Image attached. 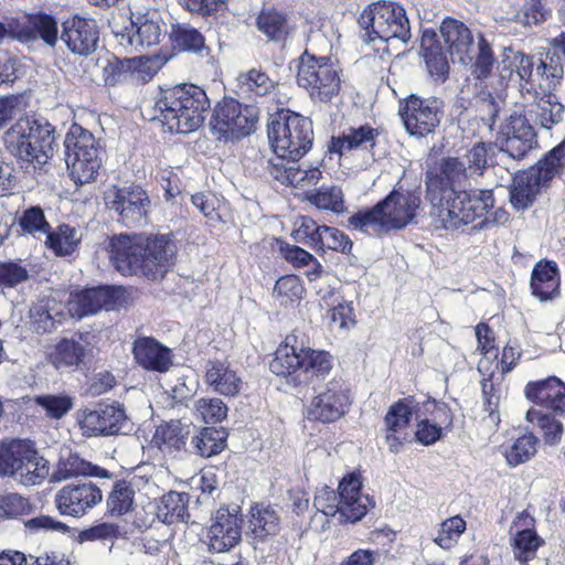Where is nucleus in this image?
Segmentation results:
<instances>
[{
    "instance_id": "obj_1",
    "label": "nucleus",
    "mask_w": 565,
    "mask_h": 565,
    "mask_svg": "<svg viewBox=\"0 0 565 565\" xmlns=\"http://www.w3.org/2000/svg\"><path fill=\"white\" fill-rule=\"evenodd\" d=\"M470 174L466 161L448 157L441 160L439 173L427 175V199L430 215L446 230H455L482 217L493 207L491 190L457 191L466 184Z\"/></svg>"
},
{
    "instance_id": "obj_2",
    "label": "nucleus",
    "mask_w": 565,
    "mask_h": 565,
    "mask_svg": "<svg viewBox=\"0 0 565 565\" xmlns=\"http://www.w3.org/2000/svg\"><path fill=\"white\" fill-rule=\"evenodd\" d=\"M110 260L124 276L162 277L172 265L175 248L166 235H118L109 242Z\"/></svg>"
},
{
    "instance_id": "obj_3",
    "label": "nucleus",
    "mask_w": 565,
    "mask_h": 565,
    "mask_svg": "<svg viewBox=\"0 0 565 565\" xmlns=\"http://www.w3.org/2000/svg\"><path fill=\"white\" fill-rule=\"evenodd\" d=\"M420 210V193L397 186L373 207L352 214L348 223L355 231L380 237L415 222Z\"/></svg>"
},
{
    "instance_id": "obj_4",
    "label": "nucleus",
    "mask_w": 565,
    "mask_h": 565,
    "mask_svg": "<svg viewBox=\"0 0 565 565\" xmlns=\"http://www.w3.org/2000/svg\"><path fill=\"white\" fill-rule=\"evenodd\" d=\"M210 109V99L204 89L193 84H182L161 89L153 110L171 132L189 134L196 130L204 121Z\"/></svg>"
},
{
    "instance_id": "obj_5",
    "label": "nucleus",
    "mask_w": 565,
    "mask_h": 565,
    "mask_svg": "<svg viewBox=\"0 0 565 565\" xmlns=\"http://www.w3.org/2000/svg\"><path fill=\"white\" fill-rule=\"evenodd\" d=\"M7 149L22 161L43 166L57 146L54 127L44 118L18 120L4 135Z\"/></svg>"
},
{
    "instance_id": "obj_6",
    "label": "nucleus",
    "mask_w": 565,
    "mask_h": 565,
    "mask_svg": "<svg viewBox=\"0 0 565 565\" xmlns=\"http://www.w3.org/2000/svg\"><path fill=\"white\" fill-rule=\"evenodd\" d=\"M50 475L49 461L29 439L0 441V477L31 487L41 484Z\"/></svg>"
},
{
    "instance_id": "obj_7",
    "label": "nucleus",
    "mask_w": 565,
    "mask_h": 565,
    "mask_svg": "<svg viewBox=\"0 0 565 565\" xmlns=\"http://www.w3.org/2000/svg\"><path fill=\"white\" fill-rule=\"evenodd\" d=\"M361 38L370 43L375 40H396L407 43L411 39L409 21L405 9L391 1H376L369 4L358 20Z\"/></svg>"
},
{
    "instance_id": "obj_8",
    "label": "nucleus",
    "mask_w": 565,
    "mask_h": 565,
    "mask_svg": "<svg viewBox=\"0 0 565 565\" xmlns=\"http://www.w3.org/2000/svg\"><path fill=\"white\" fill-rule=\"evenodd\" d=\"M268 139L275 159L299 160L311 148L312 124L299 114L281 111L268 125Z\"/></svg>"
},
{
    "instance_id": "obj_9",
    "label": "nucleus",
    "mask_w": 565,
    "mask_h": 565,
    "mask_svg": "<svg viewBox=\"0 0 565 565\" xmlns=\"http://www.w3.org/2000/svg\"><path fill=\"white\" fill-rule=\"evenodd\" d=\"M565 159V140L554 147L535 166L520 172L512 178L514 171L510 169L508 180L512 179L510 188V202L518 211L530 207L542 189L547 188L556 175L559 166Z\"/></svg>"
},
{
    "instance_id": "obj_10",
    "label": "nucleus",
    "mask_w": 565,
    "mask_h": 565,
    "mask_svg": "<svg viewBox=\"0 0 565 565\" xmlns=\"http://www.w3.org/2000/svg\"><path fill=\"white\" fill-rule=\"evenodd\" d=\"M65 161L70 175L76 184L96 180L103 166L105 150L94 135L78 125H73L65 140Z\"/></svg>"
},
{
    "instance_id": "obj_11",
    "label": "nucleus",
    "mask_w": 565,
    "mask_h": 565,
    "mask_svg": "<svg viewBox=\"0 0 565 565\" xmlns=\"http://www.w3.org/2000/svg\"><path fill=\"white\" fill-rule=\"evenodd\" d=\"M297 82L313 100L322 103L331 102L341 89L337 64L328 56H315L308 51L299 58Z\"/></svg>"
},
{
    "instance_id": "obj_12",
    "label": "nucleus",
    "mask_w": 565,
    "mask_h": 565,
    "mask_svg": "<svg viewBox=\"0 0 565 565\" xmlns=\"http://www.w3.org/2000/svg\"><path fill=\"white\" fill-rule=\"evenodd\" d=\"M258 118L256 106L224 97L214 108L211 127L218 139H239L255 131Z\"/></svg>"
},
{
    "instance_id": "obj_13",
    "label": "nucleus",
    "mask_w": 565,
    "mask_h": 565,
    "mask_svg": "<svg viewBox=\"0 0 565 565\" xmlns=\"http://www.w3.org/2000/svg\"><path fill=\"white\" fill-rule=\"evenodd\" d=\"M75 419L84 437L114 436L131 429L126 411L118 403H99L93 407L79 408Z\"/></svg>"
},
{
    "instance_id": "obj_14",
    "label": "nucleus",
    "mask_w": 565,
    "mask_h": 565,
    "mask_svg": "<svg viewBox=\"0 0 565 565\" xmlns=\"http://www.w3.org/2000/svg\"><path fill=\"white\" fill-rule=\"evenodd\" d=\"M504 145L498 150L499 169L516 170L515 162L521 160L536 143L535 132L525 116L513 113L502 128Z\"/></svg>"
},
{
    "instance_id": "obj_15",
    "label": "nucleus",
    "mask_w": 565,
    "mask_h": 565,
    "mask_svg": "<svg viewBox=\"0 0 565 565\" xmlns=\"http://www.w3.org/2000/svg\"><path fill=\"white\" fill-rule=\"evenodd\" d=\"M105 203L126 227L142 226L149 222L151 202L141 186L115 188L106 193Z\"/></svg>"
},
{
    "instance_id": "obj_16",
    "label": "nucleus",
    "mask_w": 565,
    "mask_h": 565,
    "mask_svg": "<svg viewBox=\"0 0 565 565\" xmlns=\"http://www.w3.org/2000/svg\"><path fill=\"white\" fill-rule=\"evenodd\" d=\"M127 302L125 288L120 286H105L72 292L66 302L67 313L72 318L81 319L94 315L102 309L115 310Z\"/></svg>"
},
{
    "instance_id": "obj_17",
    "label": "nucleus",
    "mask_w": 565,
    "mask_h": 565,
    "mask_svg": "<svg viewBox=\"0 0 565 565\" xmlns=\"http://www.w3.org/2000/svg\"><path fill=\"white\" fill-rule=\"evenodd\" d=\"M351 398L349 391L340 380H333L321 387L307 407L310 420L333 423L349 409Z\"/></svg>"
},
{
    "instance_id": "obj_18",
    "label": "nucleus",
    "mask_w": 565,
    "mask_h": 565,
    "mask_svg": "<svg viewBox=\"0 0 565 565\" xmlns=\"http://www.w3.org/2000/svg\"><path fill=\"white\" fill-rule=\"evenodd\" d=\"M399 114L409 135L424 137L439 125L443 115L441 102L411 95L405 99Z\"/></svg>"
},
{
    "instance_id": "obj_19",
    "label": "nucleus",
    "mask_w": 565,
    "mask_h": 565,
    "mask_svg": "<svg viewBox=\"0 0 565 565\" xmlns=\"http://www.w3.org/2000/svg\"><path fill=\"white\" fill-rule=\"evenodd\" d=\"M242 537V520L227 509H218L211 519L204 542L210 552L226 553L234 548Z\"/></svg>"
},
{
    "instance_id": "obj_20",
    "label": "nucleus",
    "mask_w": 565,
    "mask_h": 565,
    "mask_svg": "<svg viewBox=\"0 0 565 565\" xmlns=\"http://www.w3.org/2000/svg\"><path fill=\"white\" fill-rule=\"evenodd\" d=\"M361 490L362 479L358 472L353 471L345 475L339 482L340 522L355 523L374 507L372 498Z\"/></svg>"
},
{
    "instance_id": "obj_21",
    "label": "nucleus",
    "mask_w": 565,
    "mask_h": 565,
    "mask_svg": "<svg viewBox=\"0 0 565 565\" xmlns=\"http://www.w3.org/2000/svg\"><path fill=\"white\" fill-rule=\"evenodd\" d=\"M61 40L77 55L87 56L96 50L98 31L96 21L75 14L62 23Z\"/></svg>"
},
{
    "instance_id": "obj_22",
    "label": "nucleus",
    "mask_w": 565,
    "mask_h": 565,
    "mask_svg": "<svg viewBox=\"0 0 565 565\" xmlns=\"http://www.w3.org/2000/svg\"><path fill=\"white\" fill-rule=\"evenodd\" d=\"M103 499L100 489L93 482L67 484L55 497L58 511L64 515L82 516Z\"/></svg>"
},
{
    "instance_id": "obj_23",
    "label": "nucleus",
    "mask_w": 565,
    "mask_h": 565,
    "mask_svg": "<svg viewBox=\"0 0 565 565\" xmlns=\"http://www.w3.org/2000/svg\"><path fill=\"white\" fill-rule=\"evenodd\" d=\"M524 396L540 409L554 415L565 414V383L556 377L530 381L524 386Z\"/></svg>"
},
{
    "instance_id": "obj_24",
    "label": "nucleus",
    "mask_w": 565,
    "mask_h": 565,
    "mask_svg": "<svg viewBox=\"0 0 565 565\" xmlns=\"http://www.w3.org/2000/svg\"><path fill=\"white\" fill-rule=\"evenodd\" d=\"M120 36V45L132 49L152 46L160 42L162 35V23L158 11L147 10L146 13H138L131 20L129 29L116 32Z\"/></svg>"
},
{
    "instance_id": "obj_25",
    "label": "nucleus",
    "mask_w": 565,
    "mask_h": 565,
    "mask_svg": "<svg viewBox=\"0 0 565 565\" xmlns=\"http://www.w3.org/2000/svg\"><path fill=\"white\" fill-rule=\"evenodd\" d=\"M510 533L515 559L522 563L533 559L543 544L535 530V519L527 511H522L513 520Z\"/></svg>"
},
{
    "instance_id": "obj_26",
    "label": "nucleus",
    "mask_w": 565,
    "mask_h": 565,
    "mask_svg": "<svg viewBox=\"0 0 565 565\" xmlns=\"http://www.w3.org/2000/svg\"><path fill=\"white\" fill-rule=\"evenodd\" d=\"M523 99L526 102L529 115L541 127L551 129L563 120L565 106L558 102L551 90H531V88H526V93H523Z\"/></svg>"
},
{
    "instance_id": "obj_27",
    "label": "nucleus",
    "mask_w": 565,
    "mask_h": 565,
    "mask_svg": "<svg viewBox=\"0 0 565 565\" xmlns=\"http://www.w3.org/2000/svg\"><path fill=\"white\" fill-rule=\"evenodd\" d=\"M303 344L298 343L296 334H288L277 348L269 364L270 371L277 376L285 377L287 383L301 386L300 369L302 363Z\"/></svg>"
},
{
    "instance_id": "obj_28",
    "label": "nucleus",
    "mask_w": 565,
    "mask_h": 565,
    "mask_svg": "<svg viewBox=\"0 0 565 565\" xmlns=\"http://www.w3.org/2000/svg\"><path fill=\"white\" fill-rule=\"evenodd\" d=\"M89 333H81L77 338L62 339L50 353V361L57 370L76 369L92 353L93 345Z\"/></svg>"
},
{
    "instance_id": "obj_29",
    "label": "nucleus",
    "mask_w": 565,
    "mask_h": 565,
    "mask_svg": "<svg viewBox=\"0 0 565 565\" xmlns=\"http://www.w3.org/2000/svg\"><path fill=\"white\" fill-rule=\"evenodd\" d=\"M267 169L281 184L299 189L316 185L321 179V171L318 168L301 167L298 160L271 159Z\"/></svg>"
},
{
    "instance_id": "obj_30",
    "label": "nucleus",
    "mask_w": 565,
    "mask_h": 565,
    "mask_svg": "<svg viewBox=\"0 0 565 565\" xmlns=\"http://www.w3.org/2000/svg\"><path fill=\"white\" fill-rule=\"evenodd\" d=\"M440 34L454 60L460 64L471 62L469 54L476 44L467 25L455 19H446L440 25Z\"/></svg>"
},
{
    "instance_id": "obj_31",
    "label": "nucleus",
    "mask_w": 565,
    "mask_h": 565,
    "mask_svg": "<svg viewBox=\"0 0 565 565\" xmlns=\"http://www.w3.org/2000/svg\"><path fill=\"white\" fill-rule=\"evenodd\" d=\"M413 402L411 399H399L390 406L385 418L386 444L392 452H397L406 439L405 429L408 427L413 415Z\"/></svg>"
},
{
    "instance_id": "obj_32",
    "label": "nucleus",
    "mask_w": 565,
    "mask_h": 565,
    "mask_svg": "<svg viewBox=\"0 0 565 565\" xmlns=\"http://www.w3.org/2000/svg\"><path fill=\"white\" fill-rule=\"evenodd\" d=\"M379 131L369 126L350 127L338 137H332L329 149L331 153L344 156L353 151L370 152L375 146Z\"/></svg>"
},
{
    "instance_id": "obj_33",
    "label": "nucleus",
    "mask_w": 565,
    "mask_h": 565,
    "mask_svg": "<svg viewBox=\"0 0 565 565\" xmlns=\"http://www.w3.org/2000/svg\"><path fill=\"white\" fill-rule=\"evenodd\" d=\"M136 362L146 370L166 372L172 363L171 352L152 338H139L132 349Z\"/></svg>"
},
{
    "instance_id": "obj_34",
    "label": "nucleus",
    "mask_w": 565,
    "mask_h": 565,
    "mask_svg": "<svg viewBox=\"0 0 565 565\" xmlns=\"http://www.w3.org/2000/svg\"><path fill=\"white\" fill-rule=\"evenodd\" d=\"M559 273L554 262H539L531 274L530 287L532 295L540 301H547L559 295Z\"/></svg>"
},
{
    "instance_id": "obj_35",
    "label": "nucleus",
    "mask_w": 565,
    "mask_h": 565,
    "mask_svg": "<svg viewBox=\"0 0 565 565\" xmlns=\"http://www.w3.org/2000/svg\"><path fill=\"white\" fill-rule=\"evenodd\" d=\"M205 382L213 392L235 396L242 387V379L226 361H210L206 364Z\"/></svg>"
},
{
    "instance_id": "obj_36",
    "label": "nucleus",
    "mask_w": 565,
    "mask_h": 565,
    "mask_svg": "<svg viewBox=\"0 0 565 565\" xmlns=\"http://www.w3.org/2000/svg\"><path fill=\"white\" fill-rule=\"evenodd\" d=\"M190 434L188 424L181 420H170L157 426L151 443L164 455L175 456L185 447Z\"/></svg>"
},
{
    "instance_id": "obj_37",
    "label": "nucleus",
    "mask_w": 565,
    "mask_h": 565,
    "mask_svg": "<svg viewBox=\"0 0 565 565\" xmlns=\"http://www.w3.org/2000/svg\"><path fill=\"white\" fill-rule=\"evenodd\" d=\"M142 478L135 475L129 481H118L114 484L108 498L107 508L111 515H124L130 512L135 505L136 489L139 488Z\"/></svg>"
},
{
    "instance_id": "obj_38",
    "label": "nucleus",
    "mask_w": 565,
    "mask_h": 565,
    "mask_svg": "<svg viewBox=\"0 0 565 565\" xmlns=\"http://www.w3.org/2000/svg\"><path fill=\"white\" fill-rule=\"evenodd\" d=\"M280 254L284 259L296 269H306L305 275L310 281L317 280L323 273L321 263L308 250L298 245L280 244Z\"/></svg>"
},
{
    "instance_id": "obj_39",
    "label": "nucleus",
    "mask_w": 565,
    "mask_h": 565,
    "mask_svg": "<svg viewBox=\"0 0 565 565\" xmlns=\"http://www.w3.org/2000/svg\"><path fill=\"white\" fill-rule=\"evenodd\" d=\"M82 237L79 228L61 224L49 232L45 244L56 256H70L77 250Z\"/></svg>"
},
{
    "instance_id": "obj_40",
    "label": "nucleus",
    "mask_w": 565,
    "mask_h": 565,
    "mask_svg": "<svg viewBox=\"0 0 565 565\" xmlns=\"http://www.w3.org/2000/svg\"><path fill=\"white\" fill-rule=\"evenodd\" d=\"M300 369L301 385H307L312 379H323L332 369V358L328 352L303 347Z\"/></svg>"
},
{
    "instance_id": "obj_41",
    "label": "nucleus",
    "mask_w": 565,
    "mask_h": 565,
    "mask_svg": "<svg viewBox=\"0 0 565 565\" xmlns=\"http://www.w3.org/2000/svg\"><path fill=\"white\" fill-rule=\"evenodd\" d=\"M226 434L222 429L205 427L192 437L189 451L201 457H212L225 447Z\"/></svg>"
},
{
    "instance_id": "obj_42",
    "label": "nucleus",
    "mask_w": 565,
    "mask_h": 565,
    "mask_svg": "<svg viewBox=\"0 0 565 565\" xmlns=\"http://www.w3.org/2000/svg\"><path fill=\"white\" fill-rule=\"evenodd\" d=\"M469 56L471 57V62L461 64L470 66V73L475 78L480 81L488 78L492 73L495 58L491 44L482 34L477 36L476 46L472 49V52H470Z\"/></svg>"
},
{
    "instance_id": "obj_43",
    "label": "nucleus",
    "mask_w": 565,
    "mask_h": 565,
    "mask_svg": "<svg viewBox=\"0 0 565 565\" xmlns=\"http://www.w3.org/2000/svg\"><path fill=\"white\" fill-rule=\"evenodd\" d=\"M556 416L553 413H545L543 409L532 407L526 412L525 419L542 431L546 444L556 445L563 435V424Z\"/></svg>"
},
{
    "instance_id": "obj_44",
    "label": "nucleus",
    "mask_w": 565,
    "mask_h": 565,
    "mask_svg": "<svg viewBox=\"0 0 565 565\" xmlns=\"http://www.w3.org/2000/svg\"><path fill=\"white\" fill-rule=\"evenodd\" d=\"M498 150L492 143L479 142L475 145L461 159L466 161V167L470 174L481 175L488 168L489 162H492V158L495 157V163L500 162ZM494 173L498 174L504 169H499L497 164L493 166Z\"/></svg>"
},
{
    "instance_id": "obj_45",
    "label": "nucleus",
    "mask_w": 565,
    "mask_h": 565,
    "mask_svg": "<svg viewBox=\"0 0 565 565\" xmlns=\"http://www.w3.org/2000/svg\"><path fill=\"white\" fill-rule=\"evenodd\" d=\"M164 60L159 55L136 56L124 58L119 67L130 71V79L137 83H148L163 66Z\"/></svg>"
},
{
    "instance_id": "obj_46",
    "label": "nucleus",
    "mask_w": 565,
    "mask_h": 565,
    "mask_svg": "<svg viewBox=\"0 0 565 565\" xmlns=\"http://www.w3.org/2000/svg\"><path fill=\"white\" fill-rule=\"evenodd\" d=\"M54 476L56 480L61 481L78 476L105 477L107 471L84 460L78 455L71 454L60 460Z\"/></svg>"
},
{
    "instance_id": "obj_47",
    "label": "nucleus",
    "mask_w": 565,
    "mask_h": 565,
    "mask_svg": "<svg viewBox=\"0 0 565 565\" xmlns=\"http://www.w3.org/2000/svg\"><path fill=\"white\" fill-rule=\"evenodd\" d=\"M275 88V83L267 74L250 70L239 74L237 77L238 94L248 98L254 96H265Z\"/></svg>"
},
{
    "instance_id": "obj_48",
    "label": "nucleus",
    "mask_w": 565,
    "mask_h": 565,
    "mask_svg": "<svg viewBox=\"0 0 565 565\" xmlns=\"http://www.w3.org/2000/svg\"><path fill=\"white\" fill-rule=\"evenodd\" d=\"M420 47L430 75L444 79L448 73L449 65L440 45L435 42L434 34L428 35L424 33Z\"/></svg>"
},
{
    "instance_id": "obj_49",
    "label": "nucleus",
    "mask_w": 565,
    "mask_h": 565,
    "mask_svg": "<svg viewBox=\"0 0 565 565\" xmlns=\"http://www.w3.org/2000/svg\"><path fill=\"white\" fill-rule=\"evenodd\" d=\"M260 32L274 41L285 40L291 31V25L286 15L276 10L262 11L257 19Z\"/></svg>"
},
{
    "instance_id": "obj_50",
    "label": "nucleus",
    "mask_w": 565,
    "mask_h": 565,
    "mask_svg": "<svg viewBox=\"0 0 565 565\" xmlns=\"http://www.w3.org/2000/svg\"><path fill=\"white\" fill-rule=\"evenodd\" d=\"M307 200L319 210L332 211L337 214L344 210L343 192L337 185H322L316 192L307 194Z\"/></svg>"
},
{
    "instance_id": "obj_51",
    "label": "nucleus",
    "mask_w": 565,
    "mask_h": 565,
    "mask_svg": "<svg viewBox=\"0 0 565 565\" xmlns=\"http://www.w3.org/2000/svg\"><path fill=\"white\" fill-rule=\"evenodd\" d=\"M536 74L542 78L541 89L555 90L564 76L563 58L556 53L547 54L546 60L537 65Z\"/></svg>"
},
{
    "instance_id": "obj_52",
    "label": "nucleus",
    "mask_w": 565,
    "mask_h": 565,
    "mask_svg": "<svg viewBox=\"0 0 565 565\" xmlns=\"http://www.w3.org/2000/svg\"><path fill=\"white\" fill-rule=\"evenodd\" d=\"M507 63H512L516 65V75L521 82H525V84H521V93H526V88L532 89V85L530 84V78L533 74V61L532 57L519 52L513 51L511 49H505L503 53V57L501 61V77H505V67Z\"/></svg>"
},
{
    "instance_id": "obj_53",
    "label": "nucleus",
    "mask_w": 565,
    "mask_h": 565,
    "mask_svg": "<svg viewBox=\"0 0 565 565\" xmlns=\"http://www.w3.org/2000/svg\"><path fill=\"white\" fill-rule=\"evenodd\" d=\"M537 438L533 434L519 437L507 447L503 455L511 467H516L530 460L536 452Z\"/></svg>"
},
{
    "instance_id": "obj_54",
    "label": "nucleus",
    "mask_w": 565,
    "mask_h": 565,
    "mask_svg": "<svg viewBox=\"0 0 565 565\" xmlns=\"http://www.w3.org/2000/svg\"><path fill=\"white\" fill-rule=\"evenodd\" d=\"M34 403L45 415L53 419L63 418L74 406V399L67 394H45L34 397Z\"/></svg>"
},
{
    "instance_id": "obj_55",
    "label": "nucleus",
    "mask_w": 565,
    "mask_h": 565,
    "mask_svg": "<svg viewBox=\"0 0 565 565\" xmlns=\"http://www.w3.org/2000/svg\"><path fill=\"white\" fill-rule=\"evenodd\" d=\"M353 243L343 232L337 227L322 225L321 235L318 238L317 250L326 249L349 254L352 250Z\"/></svg>"
},
{
    "instance_id": "obj_56",
    "label": "nucleus",
    "mask_w": 565,
    "mask_h": 565,
    "mask_svg": "<svg viewBox=\"0 0 565 565\" xmlns=\"http://www.w3.org/2000/svg\"><path fill=\"white\" fill-rule=\"evenodd\" d=\"M19 225L23 233L33 236H45L51 231V226L45 218L44 211L40 206H31L23 211L19 218Z\"/></svg>"
},
{
    "instance_id": "obj_57",
    "label": "nucleus",
    "mask_w": 565,
    "mask_h": 565,
    "mask_svg": "<svg viewBox=\"0 0 565 565\" xmlns=\"http://www.w3.org/2000/svg\"><path fill=\"white\" fill-rule=\"evenodd\" d=\"M466 530V521L459 516H451L440 524L435 543L444 550H450Z\"/></svg>"
},
{
    "instance_id": "obj_58",
    "label": "nucleus",
    "mask_w": 565,
    "mask_h": 565,
    "mask_svg": "<svg viewBox=\"0 0 565 565\" xmlns=\"http://www.w3.org/2000/svg\"><path fill=\"white\" fill-rule=\"evenodd\" d=\"M321 230L322 225H318L311 217L300 216L294 222V228L290 235L294 241L316 249Z\"/></svg>"
},
{
    "instance_id": "obj_59",
    "label": "nucleus",
    "mask_w": 565,
    "mask_h": 565,
    "mask_svg": "<svg viewBox=\"0 0 565 565\" xmlns=\"http://www.w3.org/2000/svg\"><path fill=\"white\" fill-rule=\"evenodd\" d=\"M250 529L255 536L274 535L279 529V518L271 508L259 509L252 514Z\"/></svg>"
},
{
    "instance_id": "obj_60",
    "label": "nucleus",
    "mask_w": 565,
    "mask_h": 565,
    "mask_svg": "<svg viewBox=\"0 0 565 565\" xmlns=\"http://www.w3.org/2000/svg\"><path fill=\"white\" fill-rule=\"evenodd\" d=\"M29 24L36 35L49 46H55L58 41L56 20L46 13H38L29 18Z\"/></svg>"
},
{
    "instance_id": "obj_61",
    "label": "nucleus",
    "mask_w": 565,
    "mask_h": 565,
    "mask_svg": "<svg viewBox=\"0 0 565 565\" xmlns=\"http://www.w3.org/2000/svg\"><path fill=\"white\" fill-rule=\"evenodd\" d=\"M30 278V268L22 262H0V288H15Z\"/></svg>"
},
{
    "instance_id": "obj_62",
    "label": "nucleus",
    "mask_w": 565,
    "mask_h": 565,
    "mask_svg": "<svg viewBox=\"0 0 565 565\" xmlns=\"http://www.w3.org/2000/svg\"><path fill=\"white\" fill-rule=\"evenodd\" d=\"M194 415L209 424L222 422L227 416V406L220 398H200L194 403Z\"/></svg>"
},
{
    "instance_id": "obj_63",
    "label": "nucleus",
    "mask_w": 565,
    "mask_h": 565,
    "mask_svg": "<svg viewBox=\"0 0 565 565\" xmlns=\"http://www.w3.org/2000/svg\"><path fill=\"white\" fill-rule=\"evenodd\" d=\"M29 500L15 492L0 494V518L15 519L31 512Z\"/></svg>"
},
{
    "instance_id": "obj_64",
    "label": "nucleus",
    "mask_w": 565,
    "mask_h": 565,
    "mask_svg": "<svg viewBox=\"0 0 565 565\" xmlns=\"http://www.w3.org/2000/svg\"><path fill=\"white\" fill-rule=\"evenodd\" d=\"M305 292L301 279L296 275L280 277L275 285L274 295L281 303L299 300Z\"/></svg>"
}]
</instances>
